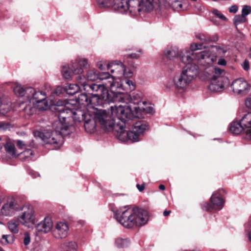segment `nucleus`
Returning a JSON list of instances; mask_svg holds the SVG:
<instances>
[{"label":"nucleus","mask_w":251,"mask_h":251,"mask_svg":"<svg viewBox=\"0 0 251 251\" xmlns=\"http://www.w3.org/2000/svg\"><path fill=\"white\" fill-rule=\"evenodd\" d=\"M69 229L68 224L64 222H58L53 231L54 236L57 238H64L68 235Z\"/></svg>","instance_id":"f3484780"},{"label":"nucleus","mask_w":251,"mask_h":251,"mask_svg":"<svg viewBox=\"0 0 251 251\" xmlns=\"http://www.w3.org/2000/svg\"><path fill=\"white\" fill-rule=\"evenodd\" d=\"M31 175L34 178H35L37 176H40L39 174L38 173H36V172L31 173Z\"/></svg>","instance_id":"774afa93"},{"label":"nucleus","mask_w":251,"mask_h":251,"mask_svg":"<svg viewBox=\"0 0 251 251\" xmlns=\"http://www.w3.org/2000/svg\"><path fill=\"white\" fill-rule=\"evenodd\" d=\"M5 144V140H3L1 137H0V150L2 149L3 146Z\"/></svg>","instance_id":"338daca9"},{"label":"nucleus","mask_w":251,"mask_h":251,"mask_svg":"<svg viewBox=\"0 0 251 251\" xmlns=\"http://www.w3.org/2000/svg\"><path fill=\"white\" fill-rule=\"evenodd\" d=\"M58 106L56 110L59 112L57 121L53 124V131H45L34 132V135L41 138L46 144L52 146L53 149L60 148L64 143L63 135L68 134L67 132L72 119L73 112V106L65 101L58 100L56 103Z\"/></svg>","instance_id":"f03ea898"},{"label":"nucleus","mask_w":251,"mask_h":251,"mask_svg":"<svg viewBox=\"0 0 251 251\" xmlns=\"http://www.w3.org/2000/svg\"><path fill=\"white\" fill-rule=\"evenodd\" d=\"M75 61L81 67L85 68L89 66L88 60L85 58H80L76 60Z\"/></svg>","instance_id":"de8ad7c7"},{"label":"nucleus","mask_w":251,"mask_h":251,"mask_svg":"<svg viewBox=\"0 0 251 251\" xmlns=\"http://www.w3.org/2000/svg\"><path fill=\"white\" fill-rule=\"evenodd\" d=\"M238 9V7L237 5H233L231 6L229 8V12L230 13H235L237 12Z\"/></svg>","instance_id":"13d9d810"},{"label":"nucleus","mask_w":251,"mask_h":251,"mask_svg":"<svg viewBox=\"0 0 251 251\" xmlns=\"http://www.w3.org/2000/svg\"><path fill=\"white\" fill-rule=\"evenodd\" d=\"M91 117H88L84 121V127L86 131L90 133H93L95 131L96 128V123H97L95 116L94 118H91Z\"/></svg>","instance_id":"a878e982"},{"label":"nucleus","mask_w":251,"mask_h":251,"mask_svg":"<svg viewBox=\"0 0 251 251\" xmlns=\"http://www.w3.org/2000/svg\"><path fill=\"white\" fill-rule=\"evenodd\" d=\"M249 240L251 242V228L246 231Z\"/></svg>","instance_id":"69168bd1"},{"label":"nucleus","mask_w":251,"mask_h":251,"mask_svg":"<svg viewBox=\"0 0 251 251\" xmlns=\"http://www.w3.org/2000/svg\"><path fill=\"white\" fill-rule=\"evenodd\" d=\"M120 102L117 101L116 102ZM126 104L119 105L118 106H111V113L112 116L115 118L116 117L120 122H117L116 124L124 123L127 120H133L134 118H140L142 116V110L143 108L140 107L139 106H134L131 105L132 103L121 101Z\"/></svg>","instance_id":"423d86ee"},{"label":"nucleus","mask_w":251,"mask_h":251,"mask_svg":"<svg viewBox=\"0 0 251 251\" xmlns=\"http://www.w3.org/2000/svg\"><path fill=\"white\" fill-rule=\"evenodd\" d=\"M114 217L123 226L127 228L144 226L149 220L147 211L137 207L131 208L129 206L119 208L115 212Z\"/></svg>","instance_id":"7ed1b4c3"},{"label":"nucleus","mask_w":251,"mask_h":251,"mask_svg":"<svg viewBox=\"0 0 251 251\" xmlns=\"http://www.w3.org/2000/svg\"><path fill=\"white\" fill-rule=\"evenodd\" d=\"M26 104L24 108L25 112L29 115H32L35 111L36 109H38L37 106L34 105L33 103Z\"/></svg>","instance_id":"58836bf2"},{"label":"nucleus","mask_w":251,"mask_h":251,"mask_svg":"<svg viewBox=\"0 0 251 251\" xmlns=\"http://www.w3.org/2000/svg\"><path fill=\"white\" fill-rule=\"evenodd\" d=\"M88 108L80 107V108H73V115L72 119L75 122H81L84 121L88 117H91L90 111L86 110Z\"/></svg>","instance_id":"aec40b11"},{"label":"nucleus","mask_w":251,"mask_h":251,"mask_svg":"<svg viewBox=\"0 0 251 251\" xmlns=\"http://www.w3.org/2000/svg\"><path fill=\"white\" fill-rule=\"evenodd\" d=\"M136 186L140 192L143 191L145 189V186L144 184L140 185L138 184H137Z\"/></svg>","instance_id":"0e129e2a"},{"label":"nucleus","mask_w":251,"mask_h":251,"mask_svg":"<svg viewBox=\"0 0 251 251\" xmlns=\"http://www.w3.org/2000/svg\"><path fill=\"white\" fill-rule=\"evenodd\" d=\"M216 192H214L210 198L211 204L205 202L202 204V209L206 211H210L211 209L221 210L224 206V200L220 197L216 196Z\"/></svg>","instance_id":"2eb2a0df"},{"label":"nucleus","mask_w":251,"mask_h":251,"mask_svg":"<svg viewBox=\"0 0 251 251\" xmlns=\"http://www.w3.org/2000/svg\"><path fill=\"white\" fill-rule=\"evenodd\" d=\"M99 72L97 70L93 69L89 70L86 75V76L82 75V76H84L86 83L89 84L87 81H96L99 78Z\"/></svg>","instance_id":"2f4dec72"},{"label":"nucleus","mask_w":251,"mask_h":251,"mask_svg":"<svg viewBox=\"0 0 251 251\" xmlns=\"http://www.w3.org/2000/svg\"><path fill=\"white\" fill-rule=\"evenodd\" d=\"M99 78L103 80L102 84H87L84 76H79L77 78L79 83L87 91L96 92L94 94L93 101L98 102L99 98H102L105 102L123 101L128 102L132 101L131 97L127 93L122 91H131L134 90L135 85L130 79H124L120 83L114 78V76L108 72H99Z\"/></svg>","instance_id":"f257e3e1"},{"label":"nucleus","mask_w":251,"mask_h":251,"mask_svg":"<svg viewBox=\"0 0 251 251\" xmlns=\"http://www.w3.org/2000/svg\"><path fill=\"white\" fill-rule=\"evenodd\" d=\"M181 0H158L160 5L166 6L169 5L173 10L176 11L184 10Z\"/></svg>","instance_id":"b1692460"},{"label":"nucleus","mask_w":251,"mask_h":251,"mask_svg":"<svg viewBox=\"0 0 251 251\" xmlns=\"http://www.w3.org/2000/svg\"><path fill=\"white\" fill-rule=\"evenodd\" d=\"M22 159L25 160L33 155L30 149H26L19 154Z\"/></svg>","instance_id":"c03bdc74"},{"label":"nucleus","mask_w":251,"mask_h":251,"mask_svg":"<svg viewBox=\"0 0 251 251\" xmlns=\"http://www.w3.org/2000/svg\"><path fill=\"white\" fill-rule=\"evenodd\" d=\"M98 4L101 8H106L111 5V0H98Z\"/></svg>","instance_id":"49530a36"},{"label":"nucleus","mask_w":251,"mask_h":251,"mask_svg":"<svg viewBox=\"0 0 251 251\" xmlns=\"http://www.w3.org/2000/svg\"><path fill=\"white\" fill-rule=\"evenodd\" d=\"M129 95L131 97V98L132 99V101L128 102V103H133L134 105L136 104V106H139L140 107L143 108L144 109L142 110V112L143 111H146L147 113H152L153 112L154 110L152 107H150V106L144 107V106H142V105H144V104H145L144 102L141 101L140 100H135L134 98V96H131L130 95ZM126 103H128V102H126Z\"/></svg>","instance_id":"7c9ffc66"},{"label":"nucleus","mask_w":251,"mask_h":251,"mask_svg":"<svg viewBox=\"0 0 251 251\" xmlns=\"http://www.w3.org/2000/svg\"><path fill=\"white\" fill-rule=\"evenodd\" d=\"M23 240L24 244L25 246H26L30 244L31 241V238L30 234L28 232H26L24 233Z\"/></svg>","instance_id":"603ef678"},{"label":"nucleus","mask_w":251,"mask_h":251,"mask_svg":"<svg viewBox=\"0 0 251 251\" xmlns=\"http://www.w3.org/2000/svg\"><path fill=\"white\" fill-rule=\"evenodd\" d=\"M94 116L97 122L99 123L101 127L104 130L107 131L115 132V134H117V131L115 129L116 126L121 124H115V120L114 117L111 113V111H107L106 110L94 109Z\"/></svg>","instance_id":"0eeeda50"},{"label":"nucleus","mask_w":251,"mask_h":251,"mask_svg":"<svg viewBox=\"0 0 251 251\" xmlns=\"http://www.w3.org/2000/svg\"><path fill=\"white\" fill-rule=\"evenodd\" d=\"M10 127V124L8 123L4 122H0V130H6L9 128Z\"/></svg>","instance_id":"5fc2aeb1"},{"label":"nucleus","mask_w":251,"mask_h":251,"mask_svg":"<svg viewBox=\"0 0 251 251\" xmlns=\"http://www.w3.org/2000/svg\"><path fill=\"white\" fill-rule=\"evenodd\" d=\"M107 70L114 74V78L117 81L120 80L119 83L124 79H128L131 77L133 75L130 70H126V66L121 61L115 60L111 62L107 65Z\"/></svg>","instance_id":"6e6552de"},{"label":"nucleus","mask_w":251,"mask_h":251,"mask_svg":"<svg viewBox=\"0 0 251 251\" xmlns=\"http://www.w3.org/2000/svg\"><path fill=\"white\" fill-rule=\"evenodd\" d=\"M197 62L204 66H211L217 60V55L211 47L204 50L196 52Z\"/></svg>","instance_id":"f8f14e48"},{"label":"nucleus","mask_w":251,"mask_h":251,"mask_svg":"<svg viewBox=\"0 0 251 251\" xmlns=\"http://www.w3.org/2000/svg\"><path fill=\"white\" fill-rule=\"evenodd\" d=\"M5 150L6 152L12 156L16 155V149L14 145L10 141H6L4 144Z\"/></svg>","instance_id":"72a5a7b5"},{"label":"nucleus","mask_w":251,"mask_h":251,"mask_svg":"<svg viewBox=\"0 0 251 251\" xmlns=\"http://www.w3.org/2000/svg\"><path fill=\"white\" fill-rule=\"evenodd\" d=\"M20 209L16 201L13 199H9L3 204L1 209V214L5 216H12Z\"/></svg>","instance_id":"dca6fc26"},{"label":"nucleus","mask_w":251,"mask_h":251,"mask_svg":"<svg viewBox=\"0 0 251 251\" xmlns=\"http://www.w3.org/2000/svg\"><path fill=\"white\" fill-rule=\"evenodd\" d=\"M115 246L118 248H124L127 247L130 244V241L127 239L117 238L115 241Z\"/></svg>","instance_id":"f704fd0d"},{"label":"nucleus","mask_w":251,"mask_h":251,"mask_svg":"<svg viewBox=\"0 0 251 251\" xmlns=\"http://www.w3.org/2000/svg\"><path fill=\"white\" fill-rule=\"evenodd\" d=\"M70 69L74 75L81 74L83 72L82 68L75 61L72 63Z\"/></svg>","instance_id":"4c0bfd02"},{"label":"nucleus","mask_w":251,"mask_h":251,"mask_svg":"<svg viewBox=\"0 0 251 251\" xmlns=\"http://www.w3.org/2000/svg\"><path fill=\"white\" fill-rule=\"evenodd\" d=\"M218 64L220 65H222V66H226V61L225 60V59H223V58H221L219 60H218Z\"/></svg>","instance_id":"e2e57ef3"},{"label":"nucleus","mask_w":251,"mask_h":251,"mask_svg":"<svg viewBox=\"0 0 251 251\" xmlns=\"http://www.w3.org/2000/svg\"><path fill=\"white\" fill-rule=\"evenodd\" d=\"M196 38L201 41L202 44L213 42V40L208 35L199 34L196 35Z\"/></svg>","instance_id":"a19ab883"},{"label":"nucleus","mask_w":251,"mask_h":251,"mask_svg":"<svg viewBox=\"0 0 251 251\" xmlns=\"http://www.w3.org/2000/svg\"><path fill=\"white\" fill-rule=\"evenodd\" d=\"M14 241V236L11 235H3L1 239V243L3 245L12 244Z\"/></svg>","instance_id":"79ce46f5"},{"label":"nucleus","mask_w":251,"mask_h":251,"mask_svg":"<svg viewBox=\"0 0 251 251\" xmlns=\"http://www.w3.org/2000/svg\"><path fill=\"white\" fill-rule=\"evenodd\" d=\"M78 77L79 76L77 77V79ZM77 82H78L77 80ZM77 83L78 84H71L68 86V87L66 90L67 93L68 95H74L76 94L80 89H82L81 85L79 83Z\"/></svg>","instance_id":"473e14b6"},{"label":"nucleus","mask_w":251,"mask_h":251,"mask_svg":"<svg viewBox=\"0 0 251 251\" xmlns=\"http://www.w3.org/2000/svg\"><path fill=\"white\" fill-rule=\"evenodd\" d=\"M241 122L244 128L246 138L251 140V112L245 114L241 119Z\"/></svg>","instance_id":"412c9836"},{"label":"nucleus","mask_w":251,"mask_h":251,"mask_svg":"<svg viewBox=\"0 0 251 251\" xmlns=\"http://www.w3.org/2000/svg\"><path fill=\"white\" fill-rule=\"evenodd\" d=\"M64 89L62 87L58 86L54 90V93L55 94H56L57 96H59L60 94H61L64 92Z\"/></svg>","instance_id":"4d7b16f0"},{"label":"nucleus","mask_w":251,"mask_h":251,"mask_svg":"<svg viewBox=\"0 0 251 251\" xmlns=\"http://www.w3.org/2000/svg\"><path fill=\"white\" fill-rule=\"evenodd\" d=\"M242 125L241 120L239 122H232L229 127L230 131L234 134H239L244 131V128Z\"/></svg>","instance_id":"c756f323"},{"label":"nucleus","mask_w":251,"mask_h":251,"mask_svg":"<svg viewBox=\"0 0 251 251\" xmlns=\"http://www.w3.org/2000/svg\"><path fill=\"white\" fill-rule=\"evenodd\" d=\"M246 106L251 109V98L247 99L245 101Z\"/></svg>","instance_id":"680f3d73"},{"label":"nucleus","mask_w":251,"mask_h":251,"mask_svg":"<svg viewBox=\"0 0 251 251\" xmlns=\"http://www.w3.org/2000/svg\"><path fill=\"white\" fill-rule=\"evenodd\" d=\"M242 66L245 70H249L250 68L249 62L247 61H245L243 63Z\"/></svg>","instance_id":"052dcab7"},{"label":"nucleus","mask_w":251,"mask_h":251,"mask_svg":"<svg viewBox=\"0 0 251 251\" xmlns=\"http://www.w3.org/2000/svg\"><path fill=\"white\" fill-rule=\"evenodd\" d=\"M96 66L101 71L105 70L104 61L102 60L98 61L96 64Z\"/></svg>","instance_id":"6e6d98bb"},{"label":"nucleus","mask_w":251,"mask_h":251,"mask_svg":"<svg viewBox=\"0 0 251 251\" xmlns=\"http://www.w3.org/2000/svg\"><path fill=\"white\" fill-rule=\"evenodd\" d=\"M212 13L219 18L224 21H227V18L218 9H214L212 10Z\"/></svg>","instance_id":"8fccbe9b"},{"label":"nucleus","mask_w":251,"mask_h":251,"mask_svg":"<svg viewBox=\"0 0 251 251\" xmlns=\"http://www.w3.org/2000/svg\"><path fill=\"white\" fill-rule=\"evenodd\" d=\"M131 0H114L112 4L113 9L119 13L126 14L131 16H133V13L130 12Z\"/></svg>","instance_id":"4468645a"},{"label":"nucleus","mask_w":251,"mask_h":251,"mask_svg":"<svg viewBox=\"0 0 251 251\" xmlns=\"http://www.w3.org/2000/svg\"><path fill=\"white\" fill-rule=\"evenodd\" d=\"M22 214L18 217V221L28 227L32 226L35 224L34 212L32 206L25 205L22 208Z\"/></svg>","instance_id":"ddd939ff"},{"label":"nucleus","mask_w":251,"mask_h":251,"mask_svg":"<svg viewBox=\"0 0 251 251\" xmlns=\"http://www.w3.org/2000/svg\"><path fill=\"white\" fill-rule=\"evenodd\" d=\"M251 12V7L248 5H245L243 7L242 10V14L243 16L246 17Z\"/></svg>","instance_id":"3c124183"},{"label":"nucleus","mask_w":251,"mask_h":251,"mask_svg":"<svg viewBox=\"0 0 251 251\" xmlns=\"http://www.w3.org/2000/svg\"><path fill=\"white\" fill-rule=\"evenodd\" d=\"M53 226V223L50 218L46 217L44 220L38 224L35 227L37 231L48 233L51 230Z\"/></svg>","instance_id":"5701e85b"},{"label":"nucleus","mask_w":251,"mask_h":251,"mask_svg":"<svg viewBox=\"0 0 251 251\" xmlns=\"http://www.w3.org/2000/svg\"><path fill=\"white\" fill-rule=\"evenodd\" d=\"M62 73L64 78L66 79H69L71 78V72L69 68L67 66H64L62 68Z\"/></svg>","instance_id":"a18cd8bd"},{"label":"nucleus","mask_w":251,"mask_h":251,"mask_svg":"<svg viewBox=\"0 0 251 251\" xmlns=\"http://www.w3.org/2000/svg\"><path fill=\"white\" fill-rule=\"evenodd\" d=\"M246 21V17H245L242 15H237L234 18L233 23L236 26H237L240 24L245 23Z\"/></svg>","instance_id":"37998d69"},{"label":"nucleus","mask_w":251,"mask_h":251,"mask_svg":"<svg viewBox=\"0 0 251 251\" xmlns=\"http://www.w3.org/2000/svg\"><path fill=\"white\" fill-rule=\"evenodd\" d=\"M233 91L238 94H245L249 89L247 82L243 78L234 80L231 84Z\"/></svg>","instance_id":"6ab92c4d"},{"label":"nucleus","mask_w":251,"mask_h":251,"mask_svg":"<svg viewBox=\"0 0 251 251\" xmlns=\"http://www.w3.org/2000/svg\"><path fill=\"white\" fill-rule=\"evenodd\" d=\"M179 57L181 61L184 64H190V65H195L196 60V52H194L188 49L182 50L179 53ZM190 66V65H188ZM197 66V65H196ZM186 66H188L187 65ZM198 67V66L197 65Z\"/></svg>","instance_id":"a211bd4d"},{"label":"nucleus","mask_w":251,"mask_h":251,"mask_svg":"<svg viewBox=\"0 0 251 251\" xmlns=\"http://www.w3.org/2000/svg\"><path fill=\"white\" fill-rule=\"evenodd\" d=\"M17 146L19 149H22L26 145L23 141L19 140L17 142Z\"/></svg>","instance_id":"bf43d9fd"},{"label":"nucleus","mask_w":251,"mask_h":251,"mask_svg":"<svg viewBox=\"0 0 251 251\" xmlns=\"http://www.w3.org/2000/svg\"><path fill=\"white\" fill-rule=\"evenodd\" d=\"M66 251H77L78 249L77 244L73 241H66L64 244Z\"/></svg>","instance_id":"c9c22d12"},{"label":"nucleus","mask_w":251,"mask_h":251,"mask_svg":"<svg viewBox=\"0 0 251 251\" xmlns=\"http://www.w3.org/2000/svg\"><path fill=\"white\" fill-rule=\"evenodd\" d=\"M13 91L15 95L21 97H25L29 99L30 93L33 92V88L32 87H27L24 89L21 85L15 83L13 86Z\"/></svg>","instance_id":"4be33fe9"},{"label":"nucleus","mask_w":251,"mask_h":251,"mask_svg":"<svg viewBox=\"0 0 251 251\" xmlns=\"http://www.w3.org/2000/svg\"><path fill=\"white\" fill-rule=\"evenodd\" d=\"M213 52L218 56H223L226 52V50L223 48L217 46L211 47Z\"/></svg>","instance_id":"ea45409f"},{"label":"nucleus","mask_w":251,"mask_h":251,"mask_svg":"<svg viewBox=\"0 0 251 251\" xmlns=\"http://www.w3.org/2000/svg\"><path fill=\"white\" fill-rule=\"evenodd\" d=\"M82 88L86 92L88 93L89 96H88L86 94L83 93L78 95L77 98L76 99V102L80 106V107H82L84 108H95V106L100 105L103 104L102 101L103 100L102 98H99V100H98V102H94L93 100L94 94H97L96 92H92L90 91H87L85 90L83 87L81 85Z\"/></svg>","instance_id":"1a4fd4ad"},{"label":"nucleus","mask_w":251,"mask_h":251,"mask_svg":"<svg viewBox=\"0 0 251 251\" xmlns=\"http://www.w3.org/2000/svg\"><path fill=\"white\" fill-rule=\"evenodd\" d=\"M199 73V67L195 65L185 66L182 69L180 75H176L174 78L170 79L165 83L166 88L174 90H185Z\"/></svg>","instance_id":"20e7f679"},{"label":"nucleus","mask_w":251,"mask_h":251,"mask_svg":"<svg viewBox=\"0 0 251 251\" xmlns=\"http://www.w3.org/2000/svg\"><path fill=\"white\" fill-rule=\"evenodd\" d=\"M223 81L216 79H210V84L209 85V89L212 92H219L224 89Z\"/></svg>","instance_id":"cd10ccee"},{"label":"nucleus","mask_w":251,"mask_h":251,"mask_svg":"<svg viewBox=\"0 0 251 251\" xmlns=\"http://www.w3.org/2000/svg\"><path fill=\"white\" fill-rule=\"evenodd\" d=\"M8 227L9 230L13 233L16 234L19 232V224L18 222L15 220H12L9 221L8 223Z\"/></svg>","instance_id":"e433bc0d"},{"label":"nucleus","mask_w":251,"mask_h":251,"mask_svg":"<svg viewBox=\"0 0 251 251\" xmlns=\"http://www.w3.org/2000/svg\"><path fill=\"white\" fill-rule=\"evenodd\" d=\"M142 53V50H138V53H132L127 55V57H130L132 59H137L140 56V54Z\"/></svg>","instance_id":"864d4df0"},{"label":"nucleus","mask_w":251,"mask_h":251,"mask_svg":"<svg viewBox=\"0 0 251 251\" xmlns=\"http://www.w3.org/2000/svg\"><path fill=\"white\" fill-rule=\"evenodd\" d=\"M126 124L121 123L115 126L117 138L123 142H138L141 136L149 129V125L143 121H139L133 125L131 131L125 129Z\"/></svg>","instance_id":"39448f33"},{"label":"nucleus","mask_w":251,"mask_h":251,"mask_svg":"<svg viewBox=\"0 0 251 251\" xmlns=\"http://www.w3.org/2000/svg\"><path fill=\"white\" fill-rule=\"evenodd\" d=\"M164 54L167 58L173 59L178 56V49L176 47H168L165 50Z\"/></svg>","instance_id":"c85d7f7f"},{"label":"nucleus","mask_w":251,"mask_h":251,"mask_svg":"<svg viewBox=\"0 0 251 251\" xmlns=\"http://www.w3.org/2000/svg\"><path fill=\"white\" fill-rule=\"evenodd\" d=\"M27 100L40 110H45L49 107L46 94L44 92L36 91L33 89V92L30 93V98Z\"/></svg>","instance_id":"9b49d317"},{"label":"nucleus","mask_w":251,"mask_h":251,"mask_svg":"<svg viewBox=\"0 0 251 251\" xmlns=\"http://www.w3.org/2000/svg\"><path fill=\"white\" fill-rule=\"evenodd\" d=\"M211 73H210L209 78L210 79H216L217 80H221L223 81L224 78L223 77V74L224 71L223 69L219 68L218 67H213L210 68Z\"/></svg>","instance_id":"bb28decb"},{"label":"nucleus","mask_w":251,"mask_h":251,"mask_svg":"<svg viewBox=\"0 0 251 251\" xmlns=\"http://www.w3.org/2000/svg\"><path fill=\"white\" fill-rule=\"evenodd\" d=\"M202 49V43H194L190 45V50L193 52Z\"/></svg>","instance_id":"09e8293b"},{"label":"nucleus","mask_w":251,"mask_h":251,"mask_svg":"<svg viewBox=\"0 0 251 251\" xmlns=\"http://www.w3.org/2000/svg\"><path fill=\"white\" fill-rule=\"evenodd\" d=\"M10 102L5 98L0 97V119L5 117V115L10 110Z\"/></svg>","instance_id":"393cba45"},{"label":"nucleus","mask_w":251,"mask_h":251,"mask_svg":"<svg viewBox=\"0 0 251 251\" xmlns=\"http://www.w3.org/2000/svg\"><path fill=\"white\" fill-rule=\"evenodd\" d=\"M155 4L154 0H131L130 12L133 13L134 16H138L142 11H151L154 8Z\"/></svg>","instance_id":"9d476101"}]
</instances>
